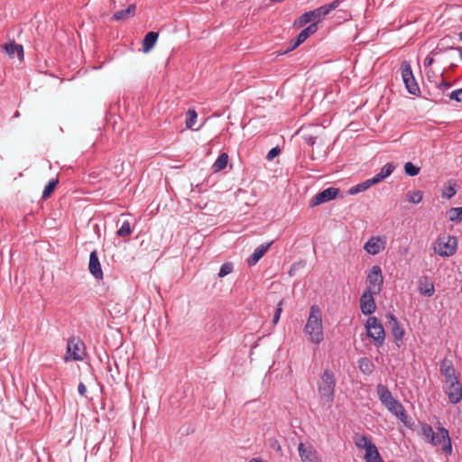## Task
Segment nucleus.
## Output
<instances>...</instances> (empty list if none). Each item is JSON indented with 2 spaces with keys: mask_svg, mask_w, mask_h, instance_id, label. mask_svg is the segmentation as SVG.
Listing matches in <instances>:
<instances>
[{
  "mask_svg": "<svg viewBox=\"0 0 462 462\" xmlns=\"http://www.w3.org/2000/svg\"><path fill=\"white\" fill-rule=\"evenodd\" d=\"M438 430L440 436L435 433L432 427L428 423H420L419 435L425 442L430 443L433 446H439L443 443L442 450L447 456H449L452 454V444L448 430L442 426H439Z\"/></svg>",
  "mask_w": 462,
  "mask_h": 462,
  "instance_id": "f257e3e1",
  "label": "nucleus"
},
{
  "mask_svg": "<svg viewBox=\"0 0 462 462\" xmlns=\"http://www.w3.org/2000/svg\"><path fill=\"white\" fill-rule=\"evenodd\" d=\"M303 330L310 342L314 345H319L324 340L322 313L318 305L310 306L307 323Z\"/></svg>",
  "mask_w": 462,
  "mask_h": 462,
  "instance_id": "f03ea898",
  "label": "nucleus"
},
{
  "mask_svg": "<svg viewBox=\"0 0 462 462\" xmlns=\"http://www.w3.org/2000/svg\"><path fill=\"white\" fill-rule=\"evenodd\" d=\"M376 393L380 402L387 408V410L395 415L404 425L407 424V414L403 405L393 397L391 391L383 383H378Z\"/></svg>",
  "mask_w": 462,
  "mask_h": 462,
  "instance_id": "7ed1b4c3",
  "label": "nucleus"
},
{
  "mask_svg": "<svg viewBox=\"0 0 462 462\" xmlns=\"http://www.w3.org/2000/svg\"><path fill=\"white\" fill-rule=\"evenodd\" d=\"M335 374L330 369H325L322 375L318 380V393L326 402L332 403L335 396L336 388Z\"/></svg>",
  "mask_w": 462,
  "mask_h": 462,
  "instance_id": "20e7f679",
  "label": "nucleus"
},
{
  "mask_svg": "<svg viewBox=\"0 0 462 462\" xmlns=\"http://www.w3.org/2000/svg\"><path fill=\"white\" fill-rule=\"evenodd\" d=\"M365 327L367 337L373 339L374 346H382L385 340V331L381 320L374 316L369 317Z\"/></svg>",
  "mask_w": 462,
  "mask_h": 462,
  "instance_id": "39448f33",
  "label": "nucleus"
},
{
  "mask_svg": "<svg viewBox=\"0 0 462 462\" xmlns=\"http://www.w3.org/2000/svg\"><path fill=\"white\" fill-rule=\"evenodd\" d=\"M457 249V238L455 236H448L439 238L434 246L435 253L442 257H449L456 254Z\"/></svg>",
  "mask_w": 462,
  "mask_h": 462,
  "instance_id": "423d86ee",
  "label": "nucleus"
},
{
  "mask_svg": "<svg viewBox=\"0 0 462 462\" xmlns=\"http://www.w3.org/2000/svg\"><path fill=\"white\" fill-rule=\"evenodd\" d=\"M86 346L84 342L77 337L69 338L67 343L66 360L81 361L85 357Z\"/></svg>",
  "mask_w": 462,
  "mask_h": 462,
  "instance_id": "0eeeda50",
  "label": "nucleus"
},
{
  "mask_svg": "<svg viewBox=\"0 0 462 462\" xmlns=\"http://www.w3.org/2000/svg\"><path fill=\"white\" fill-rule=\"evenodd\" d=\"M401 72L402 81L405 85L408 93L413 96H419L420 94V89L413 76L411 66L409 61L403 60L402 62Z\"/></svg>",
  "mask_w": 462,
  "mask_h": 462,
  "instance_id": "6e6552de",
  "label": "nucleus"
},
{
  "mask_svg": "<svg viewBox=\"0 0 462 462\" xmlns=\"http://www.w3.org/2000/svg\"><path fill=\"white\" fill-rule=\"evenodd\" d=\"M383 282L382 269L379 265H374L366 276V288L373 293H380Z\"/></svg>",
  "mask_w": 462,
  "mask_h": 462,
  "instance_id": "1a4fd4ad",
  "label": "nucleus"
},
{
  "mask_svg": "<svg viewBox=\"0 0 462 462\" xmlns=\"http://www.w3.org/2000/svg\"><path fill=\"white\" fill-rule=\"evenodd\" d=\"M386 319H388V328H390L391 334L394 338V342L397 346H400V342L402 341L404 337V328H402L400 321L394 316V314L389 312L386 314Z\"/></svg>",
  "mask_w": 462,
  "mask_h": 462,
  "instance_id": "9d476101",
  "label": "nucleus"
},
{
  "mask_svg": "<svg viewBox=\"0 0 462 462\" xmlns=\"http://www.w3.org/2000/svg\"><path fill=\"white\" fill-rule=\"evenodd\" d=\"M340 189L338 188L335 187H329L327 188L318 194H316L310 200V207H316L320 204L328 202L334 199L337 198V196L339 194Z\"/></svg>",
  "mask_w": 462,
  "mask_h": 462,
  "instance_id": "9b49d317",
  "label": "nucleus"
},
{
  "mask_svg": "<svg viewBox=\"0 0 462 462\" xmlns=\"http://www.w3.org/2000/svg\"><path fill=\"white\" fill-rule=\"evenodd\" d=\"M377 294L378 293H373L370 291H365L361 295L360 309L364 315L368 316L375 311L376 304L374 296Z\"/></svg>",
  "mask_w": 462,
  "mask_h": 462,
  "instance_id": "f8f14e48",
  "label": "nucleus"
},
{
  "mask_svg": "<svg viewBox=\"0 0 462 462\" xmlns=\"http://www.w3.org/2000/svg\"><path fill=\"white\" fill-rule=\"evenodd\" d=\"M448 401L453 403H458L462 400V385L458 378L451 380V382H446Z\"/></svg>",
  "mask_w": 462,
  "mask_h": 462,
  "instance_id": "ddd939ff",
  "label": "nucleus"
},
{
  "mask_svg": "<svg viewBox=\"0 0 462 462\" xmlns=\"http://www.w3.org/2000/svg\"><path fill=\"white\" fill-rule=\"evenodd\" d=\"M346 0H334L328 5H321L314 10H311L313 13L315 20H317V23L325 16L330 14L333 10L337 9L343 2Z\"/></svg>",
  "mask_w": 462,
  "mask_h": 462,
  "instance_id": "4468645a",
  "label": "nucleus"
},
{
  "mask_svg": "<svg viewBox=\"0 0 462 462\" xmlns=\"http://www.w3.org/2000/svg\"><path fill=\"white\" fill-rule=\"evenodd\" d=\"M298 450L302 462H319L318 452L311 445L300 442Z\"/></svg>",
  "mask_w": 462,
  "mask_h": 462,
  "instance_id": "2eb2a0df",
  "label": "nucleus"
},
{
  "mask_svg": "<svg viewBox=\"0 0 462 462\" xmlns=\"http://www.w3.org/2000/svg\"><path fill=\"white\" fill-rule=\"evenodd\" d=\"M88 270L89 273L94 276L97 280H102L103 271L101 268V263L98 259L97 251L93 250L89 254V263H88Z\"/></svg>",
  "mask_w": 462,
  "mask_h": 462,
  "instance_id": "dca6fc26",
  "label": "nucleus"
},
{
  "mask_svg": "<svg viewBox=\"0 0 462 462\" xmlns=\"http://www.w3.org/2000/svg\"><path fill=\"white\" fill-rule=\"evenodd\" d=\"M385 241L381 236L371 237L365 245L364 249L372 255L379 254L384 249Z\"/></svg>",
  "mask_w": 462,
  "mask_h": 462,
  "instance_id": "f3484780",
  "label": "nucleus"
},
{
  "mask_svg": "<svg viewBox=\"0 0 462 462\" xmlns=\"http://www.w3.org/2000/svg\"><path fill=\"white\" fill-rule=\"evenodd\" d=\"M439 371L440 374L445 377V383L451 382V380L458 378L456 375V369L454 367L453 362L450 359L444 358L440 362Z\"/></svg>",
  "mask_w": 462,
  "mask_h": 462,
  "instance_id": "a211bd4d",
  "label": "nucleus"
},
{
  "mask_svg": "<svg viewBox=\"0 0 462 462\" xmlns=\"http://www.w3.org/2000/svg\"><path fill=\"white\" fill-rule=\"evenodd\" d=\"M3 50L10 59H13L16 56L20 60H23V47L22 44H18L14 41L5 44L3 46Z\"/></svg>",
  "mask_w": 462,
  "mask_h": 462,
  "instance_id": "6ab92c4d",
  "label": "nucleus"
},
{
  "mask_svg": "<svg viewBox=\"0 0 462 462\" xmlns=\"http://www.w3.org/2000/svg\"><path fill=\"white\" fill-rule=\"evenodd\" d=\"M273 242L267 244H262L258 247L254 249L253 254L247 259V264L249 266H253L257 263V262L265 254L269 247L272 245Z\"/></svg>",
  "mask_w": 462,
  "mask_h": 462,
  "instance_id": "aec40b11",
  "label": "nucleus"
},
{
  "mask_svg": "<svg viewBox=\"0 0 462 462\" xmlns=\"http://www.w3.org/2000/svg\"><path fill=\"white\" fill-rule=\"evenodd\" d=\"M418 290L423 296L430 297L434 294L435 289L433 282H430L428 276L420 278Z\"/></svg>",
  "mask_w": 462,
  "mask_h": 462,
  "instance_id": "412c9836",
  "label": "nucleus"
},
{
  "mask_svg": "<svg viewBox=\"0 0 462 462\" xmlns=\"http://www.w3.org/2000/svg\"><path fill=\"white\" fill-rule=\"evenodd\" d=\"M354 443L357 448L365 449V452L368 449L374 448V446H375V444L372 442V440L369 439L368 436H366L365 434H358V433H356L354 436Z\"/></svg>",
  "mask_w": 462,
  "mask_h": 462,
  "instance_id": "4be33fe9",
  "label": "nucleus"
},
{
  "mask_svg": "<svg viewBox=\"0 0 462 462\" xmlns=\"http://www.w3.org/2000/svg\"><path fill=\"white\" fill-rule=\"evenodd\" d=\"M395 169V165L393 162H388L383 166L381 171L375 174L372 179L375 184L383 181L384 179L389 177Z\"/></svg>",
  "mask_w": 462,
  "mask_h": 462,
  "instance_id": "5701e85b",
  "label": "nucleus"
},
{
  "mask_svg": "<svg viewBox=\"0 0 462 462\" xmlns=\"http://www.w3.org/2000/svg\"><path fill=\"white\" fill-rule=\"evenodd\" d=\"M159 37L156 32H149L143 38L142 50L143 52H149L155 45Z\"/></svg>",
  "mask_w": 462,
  "mask_h": 462,
  "instance_id": "b1692460",
  "label": "nucleus"
},
{
  "mask_svg": "<svg viewBox=\"0 0 462 462\" xmlns=\"http://www.w3.org/2000/svg\"><path fill=\"white\" fill-rule=\"evenodd\" d=\"M135 5H130L126 9L116 11L112 19L115 21L126 20L134 14Z\"/></svg>",
  "mask_w": 462,
  "mask_h": 462,
  "instance_id": "393cba45",
  "label": "nucleus"
},
{
  "mask_svg": "<svg viewBox=\"0 0 462 462\" xmlns=\"http://www.w3.org/2000/svg\"><path fill=\"white\" fill-rule=\"evenodd\" d=\"M358 368L364 374L370 375L374 369V365L368 357H361L358 360Z\"/></svg>",
  "mask_w": 462,
  "mask_h": 462,
  "instance_id": "a878e982",
  "label": "nucleus"
},
{
  "mask_svg": "<svg viewBox=\"0 0 462 462\" xmlns=\"http://www.w3.org/2000/svg\"><path fill=\"white\" fill-rule=\"evenodd\" d=\"M457 182L455 180H448L445 185L444 189L442 190V197L450 199L453 198L457 193Z\"/></svg>",
  "mask_w": 462,
  "mask_h": 462,
  "instance_id": "bb28decb",
  "label": "nucleus"
},
{
  "mask_svg": "<svg viewBox=\"0 0 462 462\" xmlns=\"http://www.w3.org/2000/svg\"><path fill=\"white\" fill-rule=\"evenodd\" d=\"M317 31V22H313L298 34V41H300L303 43L310 35L314 34Z\"/></svg>",
  "mask_w": 462,
  "mask_h": 462,
  "instance_id": "cd10ccee",
  "label": "nucleus"
},
{
  "mask_svg": "<svg viewBox=\"0 0 462 462\" xmlns=\"http://www.w3.org/2000/svg\"><path fill=\"white\" fill-rule=\"evenodd\" d=\"M228 163V155L226 152H222L215 161V162L212 165V171L213 172H218L222 170H224Z\"/></svg>",
  "mask_w": 462,
  "mask_h": 462,
  "instance_id": "c85d7f7f",
  "label": "nucleus"
},
{
  "mask_svg": "<svg viewBox=\"0 0 462 462\" xmlns=\"http://www.w3.org/2000/svg\"><path fill=\"white\" fill-rule=\"evenodd\" d=\"M364 459L365 462H384L376 446L365 453Z\"/></svg>",
  "mask_w": 462,
  "mask_h": 462,
  "instance_id": "c756f323",
  "label": "nucleus"
},
{
  "mask_svg": "<svg viewBox=\"0 0 462 462\" xmlns=\"http://www.w3.org/2000/svg\"><path fill=\"white\" fill-rule=\"evenodd\" d=\"M373 185H375V183L373 180V179L371 178V179H368L356 186L351 187L348 190V193L351 195H355V194H357L361 191H364V190L369 189Z\"/></svg>",
  "mask_w": 462,
  "mask_h": 462,
  "instance_id": "7c9ffc66",
  "label": "nucleus"
},
{
  "mask_svg": "<svg viewBox=\"0 0 462 462\" xmlns=\"http://www.w3.org/2000/svg\"><path fill=\"white\" fill-rule=\"evenodd\" d=\"M58 183H59V179L58 178L51 179L48 182V184L45 186L44 190H43L42 195V199L43 200H46L49 198H51V196L53 193V191L55 190V188H56Z\"/></svg>",
  "mask_w": 462,
  "mask_h": 462,
  "instance_id": "2f4dec72",
  "label": "nucleus"
},
{
  "mask_svg": "<svg viewBox=\"0 0 462 462\" xmlns=\"http://www.w3.org/2000/svg\"><path fill=\"white\" fill-rule=\"evenodd\" d=\"M448 220L454 223L462 221V207L451 208L448 211Z\"/></svg>",
  "mask_w": 462,
  "mask_h": 462,
  "instance_id": "473e14b6",
  "label": "nucleus"
},
{
  "mask_svg": "<svg viewBox=\"0 0 462 462\" xmlns=\"http://www.w3.org/2000/svg\"><path fill=\"white\" fill-rule=\"evenodd\" d=\"M420 168L411 162L404 164V172L410 177L417 176L420 173Z\"/></svg>",
  "mask_w": 462,
  "mask_h": 462,
  "instance_id": "72a5a7b5",
  "label": "nucleus"
},
{
  "mask_svg": "<svg viewBox=\"0 0 462 462\" xmlns=\"http://www.w3.org/2000/svg\"><path fill=\"white\" fill-rule=\"evenodd\" d=\"M132 233V228L129 221L125 220L123 222L121 226L117 229L116 235L120 237H125Z\"/></svg>",
  "mask_w": 462,
  "mask_h": 462,
  "instance_id": "f704fd0d",
  "label": "nucleus"
},
{
  "mask_svg": "<svg viewBox=\"0 0 462 462\" xmlns=\"http://www.w3.org/2000/svg\"><path fill=\"white\" fill-rule=\"evenodd\" d=\"M197 117H198V115H197L196 111L189 109L186 114V121H185L186 127L191 128L195 125Z\"/></svg>",
  "mask_w": 462,
  "mask_h": 462,
  "instance_id": "c9c22d12",
  "label": "nucleus"
},
{
  "mask_svg": "<svg viewBox=\"0 0 462 462\" xmlns=\"http://www.w3.org/2000/svg\"><path fill=\"white\" fill-rule=\"evenodd\" d=\"M423 198V192L420 190H416L413 192H409L407 194V199L408 201L417 204L422 200Z\"/></svg>",
  "mask_w": 462,
  "mask_h": 462,
  "instance_id": "e433bc0d",
  "label": "nucleus"
},
{
  "mask_svg": "<svg viewBox=\"0 0 462 462\" xmlns=\"http://www.w3.org/2000/svg\"><path fill=\"white\" fill-rule=\"evenodd\" d=\"M301 43L302 42L300 41H298V37L291 39L288 43L287 49L285 51H280L279 55L287 54L288 52L295 50Z\"/></svg>",
  "mask_w": 462,
  "mask_h": 462,
  "instance_id": "4c0bfd02",
  "label": "nucleus"
},
{
  "mask_svg": "<svg viewBox=\"0 0 462 462\" xmlns=\"http://www.w3.org/2000/svg\"><path fill=\"white\" fill-rule=\"evenodd\" d=\"M314 20H315V18H314L313 13L311 11L305 12L298 19L300 25L309 23Z\"/></svg>",
  "mask_w": 462,
  "mask_h": 462,
  "instance_id": "58836bf2",
  "label": "nucleus"
},
{
  "mask_svg": "<svg viewBox=\"0 0 462 462\" xmlns=\"http://www.w3.org/2000/svg\"><path fill=\"white\" fill-rule=\"evenodd\" d=\"M434 86L436 87V88H438L439 90L444 92L445 90L448 89L450 87H451V83H449L448 81H447L444 78H443V73L441 74V80L439 82L438 81H434Z\"/></svg>",
  "mask_w": 462,
  "mask_h": 462,
  "instance_id": "ea45409f",
  "label": "nucleus"
},
{
  "mask_svg": "<svg viewBox=\"0 0 462 462\" xmlns=\"http://www.w3.org/2000/svg\"><path fill=\"white\" fill-rule=\"evenodd\" d=\"M232 271H233V263H225L220 267V270H219V273H218V276L221 277V278L225 277L227 274L231 273Z\"/></svg>",
  "mask_w": 462,
  "mask_h": 462,
  "instance_id": "a19ab883",
  "label": "nucleus"
},
{
  "mask_svg": "<svg viewBox=\"0 0 462 462\" xmlns=\"http://www.w3.org/2000/svg\"><path fill=\"white\" fill-rule=\"evenodd\" d=\"M448 97H449V99H451V100H455L457 102H462V88H458V89H456V90H453L449 94Z\"/></svg>",
  "mask_w": 462,
  "mask_h": 462,
  "instance_id": "79ce46f5",
  "label": "nucleus"
},
{
  "mask_svg": "<svg viewBox=\"0 0 462 462\" xmlns=\"http://www.w3.org/2000/svg\"><path fill=\"white\" fill-rule=\"evenodd\" d=\"M282 301L281 300L278 305H277V308L275 310V312L273 314V324H276L279 319H280V317H281V313L282 311Z\"/></svg>",
  "mask_w": 462,
  "mask_h": 462,
  "instance_id": "37998d69",
  "label": "nucleus"
},
{
  "mask_svg": "<svg viewBox=\"0 0 462 462\" xmlns=\"http://www.w3.org/2000/svg\"><path fill=\"white\" fill-rule=\"evenodd\" d=\"M280 152H281V150H280V148H279L278 146L273 147V148H272V149L268 152V153H267V155H266V159H267L268 161H272V160H273L276 156H278V155L280 154Z\"/></svg>",
  "mask_w": 462,
  "mask_h": 462,
  "instance_id": "c03bdc74",
  "label": "nucleus"
},
{
  "mask_svg": "<svg viewBox=\"0 0 462 462\" xmlns=\"http://www.w3.org/2000/svg\"><path fill=\"white\" fill-rule=\"evenodd\" d=\"M269 442H270V446H271V448L273 449H274L277 452H281L282 451V447H281V445H280V443H279V441L277 439H271L269 440Z\"/></svg>",
  "mask_w": 462,
  "mask_h": 462,
  "instance_id": "a18cd8bd",
  "label": "nucleus"
},
{
  "mask_svg": "<svg viewBox=\"0 0 462 462\" xmlns=\"http://www.w3.org/2000/svg\"><path fill=\"white\" fill-rule=\"evenodd\" d=\"M303 140L308 145L313 146L316 143L317 137L313 136V135L307 134V135L303 136Z\"/></svg>",
  "mask_w": 462,
  "mask_h": 462,
  "instance_id": "49530a36",
  "label": "nucleus"
},
{
  "mask_svg": "<svg viewBox=\"0 0 462 462\" xmlns=\"http://www.w3.org/2000/svg\"><path fill=\"white\" fill-rule=\"evenodd\" d=\"M433 62L434 59L430 56H427L423 62L425 69H428L430 66H431Z\"/></svg>",
  "mask_w": 462,
  "mask_h": 462,
  "instance_id": "de8ad7c7",
  "label": "nucleus"
},
{
  "mask_svg": "<svg viewBox=\"0 0 462 462\" xmlns=\"http://www.w3.org/2000/svg\"><path fill=\"white\" fill-rule=\"evenodd\" d=\"M426 74H427V79H428V80H429L430 83H433V84H434V81H436V80H435V74H434V72H433L431 69H429V70L426 72Z\"/></svg>",
  "mask_w": 462,
  "mask_h": 462,
  "instance_id": "09e8293b",
  "label": "nucleus"
},
{
  "mask_svg": "<svg viewBox=\"0 0 462 462\" xmlns=\"http://www.w3.org/2000/svg\"><path fill=\"white\" fill-rule=\"evenodd\" d=\"M78 391L80 395L84 396L87 392L86 385L83 383H79L78 386Z\"/></svg>",
  "mask_w": 462,
  "mask_h": 462,
  "instance_id": "8fccbe9b",
  "label": "nucleus"
},
{
  "mask_svg": "<svg viewBox=\"0 0 462 462\" xmlns=\"http://www.w3.org/2000/svg\"><path fill=\"white\" fill-rule=\"evenodd\" d=\"M450 50H455L457 51H458L459 53V57L462 60V47H449Z\"/></svg>",
  "mask_w": 462,
  "mask_h": 462,
  "instance_id": "3c124183",
  "label": "nucleus"
},
{
  "mask_svg": "<svg viewBox=\"0 0 462 462\" xmlns=\"http://www.w3.org/2000/svg\"><path fill=\"white\" fill-rule=\"evenodd\" d=\"M249 462H264L261 457H253Z\"/></svg>",
  "mask_w": 462,
  "mask_h": 462,
  "instance_id": "603ef678",
  "label": "nucleus"
},
{
  "mask_svg": "<svg viewBox=\"0 0 462 462\" xmlns=\"http://www.w3.org/2000/svg\"><path fill=\"white\" fill-rule=\"evenodd\" d=\"M272 2H275V3H282L283 2L284 0H271Z\"/></svg>",
  "mask_w": 462,
  "mask_h": 462,
  "instance_id": "864d4df0",
  "label": "nucleus"
},
{
  "mask_svg": "<svg viewBox=\"0 0 462 462\" xmlns=\"http://www.w3.org/2000/svg\"><path fill=\"white\" fill-rule=\"evenodd\" d=\"M459 40L462 42V32L459 33Z\"/></svg>",
  "mask_w": 462,
  "mask_h": 462,
  "instance_id": "5fc2aeb1",
  "label": "nucleus"
},
{
  "mask_svg": "<svg viewBox=\"0 0 462 462\" xmlns=\"http://www.w3.org/2000/svg\"><path fill=\"white\" fill-rule=\"evenodd\" d=\"M461 21H462V16H461Z\"/></svg>",
  "mask_w": 462,
  "mask_h": 462,
  "instance_id": "6e6d98bb",
  "label": "nucleus"
}]
</instances>
